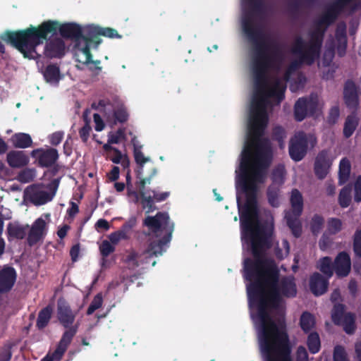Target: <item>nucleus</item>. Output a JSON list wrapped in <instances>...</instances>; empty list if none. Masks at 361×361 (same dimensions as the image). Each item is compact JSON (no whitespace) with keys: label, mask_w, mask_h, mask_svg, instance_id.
<instances>
[{"label":"nucleus","mask_w":361,"mask_h":361,"mask_svg":"<svg viewBox=\"0 0 361 361\" xmlns=\"http://www.w3.org/2000/svg\"><path fill=\"white\" fill-rule=\"evenodd\" d=\"M270 237L271 233L259 228L255 236L246 239L250 240L253 255V259L246 258L243 263V276L249 281L246 286L248 305L257 310L259 343L266 361H293L286 323L279 320L276 324L269 310L278 309L282 297L295 298L297 286L294 276L279 279L276 264L264 258L271 246Z\"/></svg>","instance_id":"nucleus-1"},{"label":"nucleus","mask_w":361,"mask_h":361,"mask_svg":"<svg viewBox=\"0 0 361 361\" xmlns=\"http://www.w3.org/2000/svg\"><path fill=\"white\" fill-rule=\"evenodd\" d=\"M242 27L252 46V71L255 86L248 121V136L250 141H256L257 161L266 165L269 141L262 137L269 122L267 99L273 98L278 103L281 102L285 98L287 87L279 78L268 87L267 74L269 70L279 67L282 53L278 44L267 39L262 29L254 23L250 16L243 18Z\"/></svg>","instance_id":"nucleus-2"},{"label":"nucleus","mask_w":361,"mask_h":361,"mask_svg":"<svg viewBox=\"0 0 361 361\" xmlns=\"http://www.w3.org/2000/svg\"><path fill=\"white\" fill-rule=\"evenodd\" d=\"M58 31L63 38L73 40L77 49L81 46L83 35L80 25L74 23L60 24L51 20H45L38 26L30 25L23 30H7L0 35V39L16 48L25 58L34 59L40 56L37 47L47 40L49 34L55 35Z\"/></svg>","instance_id":"nucleus-3"},{"label":"nucleus","mask_w":361,"mask_h":361,"mask_svg":"<svg viewBox=\"0 0 361 361\" xmlns=\"http://www.w3.org/2000/svg\"><path fill=\"white\" fill-rule=\"evenodd\" d=\"M252 146L255 147V164L254 167L250 171L252 150L251 147H246L242 152L241 161L240 163V175L238 180V184L241 187L242 190L245 193L246 201L244 207L240 212V220L241 227V234L243 239H247L255 236L257 229L266 228L259 224L253 226V221L257 219L258 208L257 200V183H263L264 179V173L262 169H266L269 165L271 161V146L267 154V164L266 165L260 164L257 159V145L256 141H250Z\"/></svg>","instance_id":"nucleus-4"},{"label":"nucleus","mask_w":361,"mask_h":361,"mask_svg":"<svg viewBox=\"0 0 361 361\" xmlns=\"http://www.w3.org/2000/svg\"><path fill=\"white\" fill-rule=\"evenodd\" d=\"M337 18L325 11L322 16L314 21V27L307 32V51L305 59L312 63L315 58L320 57L325 33L329 27Z\"/></svg>","instance_id":"nucleus-5"},{"label":"nucleus","mask_w":361,"mask_h":361,"mask_svg":"<svg viewBox=\"0 0 361 361\" xmlns=\"http://www.w3.org/2000/svg\"><path fill=\"white\" fill-rule=\"evenodd\" d=\"M61 177L54 178L48 184H32L25 191V198L35 206L44 205L51 202L56 194Z\"/></svg>","instance_id":"nucleus-6"},{"label":"nucleus","mask_w":361,"mask_h":361,"mask_svg":"<svg viewBox=\"0 0 361 361\" xmlns=\"http://www.w3.org/2000/svg\"><path fill=\"white\" fill-rule=\"evenodd\" d=\"M317 144V138L314 134L302 130L295 132L289 140V156L294 161H300L307 155L309 146L314 148Z\"/></svg>","instance_id":"nucleus-7"},{"label":"nucleus","mask_w":361,"mask_h":361,"mask_svg":"<svg viewBox=\"0 0 361 361\" xmlns=\"http://www.w3.org/2000/svg\"><path fill=\"white\" fill-rule=\"evenodd\" d=\"M98 32L97 26H90L87 28L86 35H82V39L84 42L83 46H80L78 49V52L75 54L77 56V61L82 64H87L91 61L92 54L90 51V47L97 49L102 43V40L100 38V34H97Z\"/></svg>","instance_id":"nucleus-8"},{"label":"nucleus","mask_w":361,"mask_h":361,"mask_svg":"<svg viewBox=\"0 0 361 361\" xmlns=\"http://www.w3.org/2000/svg\"><path fill=\"white\" fill-rule=\"evenodd\" d=\"M345 306L336 303L331 310V320L336 326L343 327V331L348 335H352L356 330L355 315L352 312H345Z\"/></svg>","instance_id":"nucleus-9"},{"label":"nucleus","mask_w":361,"mask_h":361,"mask_svg":"<svg viewBox=\"0 0 361 361\" xmlns=\"http://www.w3.org/2000/svg\"><path fill=\"white\" fill-rule=\"evenodd\" d=\"M318 108V99L316 95L299 98L294 105V118L298 122L302 121L306 117L312 116Z\"/></svg>","instance_id":"nucleus-10"},{"label":"nucleus","mask_w":361,"mask_h":361,"mask_svg":"<svg viewBox=\"0 0 361 361\" xmlns=\"http://www.w3.org/2000/svg\"><path fill=\"white\" fill-rule=\"evenodd\" d=\"M143 225L147 226L152 232L157 233L161 230L172 233L174 224L171 222L169 216L166 212H157L154 216H147L143 221Z\"/></svg>","instance_id":"nucleus-11"},{"label":"nucleus","mask_w":361,"mask_h":361,"mask_svg":"<svg viewBox=\"0 0 361 361\" xmlns=\"http://www.w3.org/2000/svg\"><path fill=\"white\" fill-rule=\"evenodd\" d=\"M334 159L330 149H322L315 157L314 172L319 180L324 179L329 173Z\"/></svg>","instance_id":"nucleus-12"},{"label":"nucleus","mask_w":361,"mask_h":361,"mask_svg":"<svg viewBox=\"0 0 361 361\" xmlns=\"http://www.w3.org/2000/svg\"><path fill=\"white\" fill-rule=\"evenodd\" d=\"M30 156L35 159L37 166L41 168L51 167L59 157L58 150L54 147L35 149L30 152Z\"/></svg>","instance_id":"nucleus-13"},{"label":"nucleus","mask_w":361,"mask_h":361,"mask_svg":"<svg viewBox=\"0 0 361 361\" xmlns=\"http://www.w3.org/2000/svg\"><path fill=\"white\" fill-rule=\"evenodd\" d=\"M306 43L307 41H304L301 37H298L295 39L291 51L293 54L299 56V60L293 61L289 63L287 67L289 72L293 73L300 67L302 63L311 66L319 59V57L315 58L312 63H310L308 60L305 59V54L307 49Z\"/></svg>","instance_id":"nucleus-14"},{"label":"nucleus","mask_w":361,"mask_h":361,"mask_svg":"<svg viewBox=\"0 0 361 361\" xmlns=\"http://www.w3.org/2000/svg\"><path fill=\"white\" fill-rule=\"evenodd\" d=\"M17 279L16 269L11 266H4L0 270V293L10 292L15 285Z\"/></svg>","instance_id":"nucleus-15"},{"label":"nucleus","mask_w":361,"mask_h":361,"mask_svg":"<svg viewBox=\"0 0 361 361\" xmlns=\"http://www.w3.org/2000/svg\"><path fill=\"white\" fill-rule=\"evenodd\" d=\"M130 142L133 147V157L137 164V169L135 170L136 177L140 178L143 176L144 165L150 161V158L144 155L142 152L143 146L135 135L132 137Z\"/></svg>","instance_id":"nucleus-16"},{"label":"nucleus","mask_w":361,"mask_h":361,"mask_svg":"<svg viewBox=\"0 0 361 361\" xmlns=\"http://www.w3.org/2000/svg\"><path fill=\"white\" fill-rule=\"evenodd\" d=\"M343 93L346 106L350 109H357L359 104L358 91L353 80L348 79L345 82Z\"/></svg>","instance_id":"nucleus-17"},{"label":"nucleus","mask_w":361,"mask_h":361,"mask_svg":"<svg viewBox=\"0 0 361 361\" xmlns=\"http://www.w3.org/2000/svg\"><path fill=\"white\" fill-rule=\"evenodd\" d=\"M334 271L339 278L347 276L351 269L350 255L345 251L339 252L334 261Z\"/></svg>","instance_id":"nucleus-18"},{"label":"nucleus","mask_w":361,"mask_h":361,"mask_svg":"<svg viewBox=\"0 0 361 361\" xmlns=\"http://www.w3.org/2000/svg\"><path fill=\"white\" fill-rule=\"evenodd\" d=\"M57 318L59 323L64 327H71L75 319V313L65 301H59L57 304Z\"/></svg>","instance_id":"nucleus-19"},{"label":"nucleus","mask_w":361,"mask_h":361,"mask_svg":"<svg viewBox=\"0 0 361 361\" xmlns=\"http://www.w3.org/2000/svg\"><path fill=\"white\" fill-rule=\"evenodd\" d=\"M329 279L318 272L313 273L310 276L309 281L310 289L312 294L315 296H320L324 294L328 290Z\"/></svg>","instance_id":"nucleus-20"},{"label":"nucleus","mask_w":361,"mask_h":361,"mask_svg":"<svg viewBox=\"0 0 361 361\" xmlns=\"http://www.w3.org/2000/svg\"><path fill=\"white\" fill-rule=\"evenodd\" d=\"M66 45L61 38H54L47 42L44 46V54L49 59L61 58L65 54Z\"/></svg>","instance_id":"nucleus-21"},{"label":"nucleus","mask_w":361,"mask_h":361,"mask_svg":"<svg viewBox=\"0 0 361 361\" xmlns=\"http://www.w3.org/2000/svg\"><path fill=\"white\" fill-rule=\"evenodd\" d=\"M171 237L172 233H167L161 239L151 242L147 249L143 252L145 259L154 256L161 255L164 251V247L171 241Z\"/></svg>","instance_id":"nucleus-22"},{"label":"nucleus","mask_w":361,"mask_h":361,"mask_svg":"<svg viewBox=\"0 0 361 361\" xmlns=\"http://www.w3.org/2000/svg\"><path fill=\"white\" fill-rule=\"evenodd\" d=\"M6 161L13 169H20L29 164L30 158L25 151L11 150L6 154Z\"/></svg>","instance_id":"nucleus-23"},{"label":"nucleus","mask_w":361,"mask_h":361,"mask_svg":"<svg viewBox=\"0 0 361 361\" xmlns=\"http://www.w3.org/2000/svg\"><path fill=\"white\" fill-rule=\"evenodd\" d=\"M46 222L38 218L33 223L27 236V243L32 246L38 243L45 235Z\"/></svg>","instance_id":"nucleus-24"},{"label":"nucleus","mask_w":361,"mask_h":361,"mask_svg":"<svg viewBox=\"0 0 361 361\" xmlns=\"http://www.w3.org/2000/svg\"><path fill=\"white\" fill-rule=\"evenodd\" d=\"M346 24L344 22L338 23L336 28L335 37L337 43L336 49L338 55L341 57L343 56L346 51Z\"/></svg>","instance_id":"nucleus-25"},{"label":"nucleus","mask_w":361,"mask_h":361,"mask_svg":"<svg viewBox=\"0 0 361 361\" xmlns=\"http://www.w3.org/2000/svg\"><path fill=\"white\" fill-rule=\"evenodd\" d=\"M10 141L15 148L25 149L32 146L33 142L30 135L25 133H14Z\"/></svg>","instance_id":"nucleus-26"},{"label":"nucleus","mask_w":361,"mask_h":361,"mask_svg":"<svg viewBox=\"0 0 361 361\" xmlns=\"http://www.w3.org/2000/svg\"><path fill=\"white\" fill-rule=\"evenodd\" d=\"M28 226H23L18 222H10L7 226V235L8 239L10 240L11 238H15L18 240L23 239L27 234Z\"/></svg>","instance_id":"nucleus-27"},{"label":"nucleus","mask_w":361,"mask_h":361,"mask_svg":"<svg viewBox=\"0 0 361 361\" xmlns=\"http://www.w3.org/2000/svg\"><path fill=\"white\" fill-rule=\"evenodd\" d=\"M300 216L291 212H287L285 216L288 226L296 238L300 237L302 234V224L299 219Z\"/></svg>","instance_id":"nucleus-28"},{"label":"nucleus","mask_w":361,"mask_h":361,"mask_svg":"<svg viewBox=\"0 0 361 361\" xmlns=\"http://www.w3.org/2000/svg\"><path fill=\"white\" fill-rule=\"evenodd\" d=\"M291 210L288 212L296 213L301 215L303 211V197L298 189H293L290 198Z\"/></svg>","instance_id":"nucleus-29"},{"label":"nucleus","mask_w":361,"mask_h":361,"mask_svg":"<svg viewBox=\"0 0 361 361\" xmlns=\"http://www.w3.org/2000/svg\"><path fill=\"white\" fill-rule=\"evenodd\" d=\"M359 125V119L355 114L348 115L343 125V134L345 138L350 137Z\"/></svg>","instance_id":"nucleus-30"},{"label":"nucleus","mask_w":361,"mask_h":361,"mask_svg":"<svg viewBox=\"0 0 361 361\" xmlns=\"http://www.w3.org/2000/svg\"><path fill=\"white\" fill-rule=\"evenodd\" d=\"M47 82L50 83H58L61 80L60 68L57 64L48 65L43 73Z\"/></svg>","instance_id":"nucleus-31"},{"label":"nucleus","mask_w":361,"mask_h":361,"mask_svg":"<svg viewBox=\"0 0 361 361\" xmlns=\"http://www.w3.org/2000/svg\"><path fill=\"white\" fill-rule=\"evenodd\" d=\"M351 166L350 161L346 158H343L340 161L338 170V184L342 185L349 179Z\"/></svg>","instance_id":"nucleus-32"},{"label":"nucleus","mask_w":361,"mask_h":361,"mask_svg":"<svg viewBox=\"0 0 361 361\" xmlns=\"http://www.w3.org/2000/svg\"><path fill=\"white\" fill-rule=\"evenodd\" d=\"M317 268L328 279L334 274V262L330 257H322L318 262Z\"/></svg>","instance_id":"nucleus-33"},{"label":"nucleus","mask_w":361,"mask_h":361,"mask_svg":"<svg viewBox=\"0 0 361 361\" xmlns=\"http://www.w3.org/2000/svg\"><path fill=\"white\" fill-rule=\"evenodd\" d=\"M51 314L52 309L50 306H47L39 311L36 323V326L39 329H43L48 325Z\"/></svg>","instance_id":"nucleus-34"},{"label":"nucleus","mask_w":361,"mask_h":361,"mask_svg":"<svg viewBox=\"0 0 361 361\" xmlns=\"http://www.w3.org/2000/svg\"><path fill=\"white\" fill-rule=\"evenodd\" d=\"M66 330L63 332L59 345L67 350L68 345L71 344L73 337L78 332V324H75L71 327L66 328Z\"/></svg>","instance_id":"nucleus-35"},{"label":"nucleus","mask_w":361,"mask_h":361,"mask_svg":"<svg viewBox=\"0 0 361 361\" xmlns=\"http://www.w3.org/2000/svg\"><path fill=\"white\" fill-rule=\"evenodd\" d=\"M280 186L276 184H271L267 190V196L269 204L273 207H278L280 204L279 197Z\"/></svg>","instance_id":"nucleus-36"},{"label":"nucleus","mask_w":361,"mask_h":361,"mask_svg":"<svg viewBox=\"0 0 361 361\" xmlns=\"http://www.w3.org/2000/svg\"><path fill=\"white\" fill-rule=\"evenodd\" d=\"M307 345L310 352L312 354H316L320 350L321 341L317 332H312L308 335Z\"/></svg>","instance_id":"nucleus-37"},{"label":"nucleus","mask_w":361,"mask_h":361,"mask_svg":"<svg viewBox=\"0 0 361 361\" xmlns=\"http://www.w3.org/2000/svg\"><path fill=\"white\" fill-rule=\"evenodd\" d=\"M286 170L283 165H278L275 167L271 174V184L281 186L284 183Z\"/></svg>","instance_id":"nucleus-38"},{"label":"nucleus","mask_w":361,"mask_h":361,"mask_svg":"<svg viewBox=\"0 0 361 361\" xmlns=\"http://www.w3.org/2000/svg\"><path fill=\"white\" fill-rule=\"evenodd\" d=\"M143 259H145V255H143V253L140 254L135 250H132L127 255L126 261L130 268L135 269L139 267L140 262H144ZM145 262L147 263V259H146Z\"/></svg>","instance_id":"nucleus-39"},{"label":"nucleus","mask_w":361,"mask_h":361,"mask_svg":"<svg viewBox=\"0 0 361 361\" xmlns=\"http://www.w3.org/2000/svg\"><path fill=\"white\" fill-rule=\"evenodd\" d=\"M351 202V186L350 185L343 187L338 195V203L342 208L348 207Z\"/></svg>","instance_id":"nucleus-40"},{"label":"nucleus","mask_w":361,"mask_h":361,"mask_svg":"<svg viewBox=\"0 0 361 361\" xmlns=\"http://www.w3.org/2000/svg\"><path fill=\"white\" fill-rule=\"evenodd\" d=\"M300 325L303 331L309 332L314 325V316L308 312H304L300 317Z\"/></svg>","instance_id":"nucleus-41"},{"label":"nucleus","mask_w":361,"mask_h":361,"mask_svg":"<svg viewBox=\"0 0 361 361\" xmlns=\"http://www.w3.org/2000/svg\"><path fill=\"white\" fill-rule=\"evenodd\" d=\"M147 192H140L141 197V204L143 209H147L146 213L149 214L157 209L154 204V200L151 195H147Z\"/></svg>","instance_id":"nucleus-42"},{"label":"nucleus","mask_w":361,"mask_h":361,"mask_svg":"<svg viewBox=\"0 0 361 361\" xmlns=\"http://www.w3.org/2000/svg\"><path fill=\"white\" fill-rule=\"evenodd\" d=\"M324 224V219L319 214H314L310 221V230L313 235H317Z\"/></svg>","instance_id":"nucleus-43"},{"label":"nucleus","mask_w":361,"mask_h":361,"mask_svg":"<svg viewBox=\"0 0 361 361\" xmlns=\"http://www.w3.org/2000/svg\"><path fill=\"white\" fill-rule=\"evenodd\" d=\"M342 221L338 218H329L327 221L326 231L330 235H336L342 229Z\"/></svg>","instance_id":"nucleus-44"},{"label":"nucleus","mask_w":361,"mask_h":361,"mask_svg":"<svg viewBox=\"0 0 361 361\" xmlns=\"http://www.w3.org/2000/svg\"><path fill=\"white\" fill-rule=\"evenodd\" d=\"M286 137V130L281 126H275L272 130V139L277 141L280 147H283Z\"/></svg>","instance_id":"nucleus-45"},{"label":"nucleus","mask_w":361,"mask_h":361,"mask_svg":"<svg viewBox=\"0 0 361 361\" xmlns=\"http://www.w3.org/2000/svg\"><path fill=\"white\" fill-rule=\"evenodd\" d=\"M352 1L353 0H335L332 3L341 11L348 4H350L352 11H355L361 8V2Z\"/></svg>","instance_id":"nucleus-46"},{"label":"nucleus","mask_w":361,"mask_h":361,"mask_svg":"<svg viewBox=\"0 0 361 361\" xmlns=\"http://www.w3.org/2000/svg\"><path fill=\"white\" fill-rule=\"evenodd\" d=\"M352 1L353 0H335L332 3L341 11L348 4H350L352 11H355L361 8V2Z\"/></svg>","instance_id":"nucleus-47"},{"label":"nucleus","mask_w":361,"mask_h":361,"mask_svg":"<svg viewBox=\"0 0 361 361\" xmlns=\"http://www.w3.org/2000/svg\"><path fill=\"white\" fill-rule=\"evenodd\" d=\"M137 219L135 216H131L119 229L126 239H128L132 229L136 226Z\"/></svg>","instance_id":"nucleus-48"},{"label":"nucleus","mask_w":361,"mask_h":361,"mask_svg":"<svg viewBox=\"0 0 361 361\" xmlns=\"http://www.w3.org/2000/svg\"><path fill=\"white\" fill-rule=\"evenodd\" d=\"M353 250L355 257L361 258V230H357L354 234Z\"/></svg>","instance_id":"nucleus-49"},{"label":"nucleus","mask_w":361,"mask_h":361,"mask_svg":"<svg viewBox=\"0 0 361 361\" xmlns=\"http://www.w3.org/2000/svg\"><path fill=\"white\" fill-rule=\"evenodd\" d=\"M103 298L100 293L97 294L87 310V314L90 315L94 312L95 310L100 308L102 305Z\"/></svg>","instance_id":"nucleus-50"},{"label":"nucleus","mask_w":361,"mask_h":361,"mask_svg":"<svg viewBox=\"0 0 361 361\" xmlns=\"http://www.w3.org/2000/svg\"><path fill=\"white\" fill-rule=\"evenodd\" d=\"M98 32L97 34H100L102 36L109 38H121V35L118 34V31L111 27H102L97 26Z\"/></svg>","instance_id":"nucleus-51"},{"label":"nucleus","mask_w":361,"mask_h":361,"mask_svg":"<svg viewBox=\"0 0 361 361\" xmlns=\"http://www.w3.org/2000/svg\"><path fill=\"white\" fill-rule=\"evenodd\" d=\"M156 173H157V170H156V169H154L152 171V173H151L150 176L145 177V178H142V176L139 178L140 180L137 181L136 185L138 188V190L140 191V192H147V191L145 190V186L147 184H150L152 177L156 174Z\"/></svg>","instance_id":"nucleus-52"},{"label":"nucleus","mask_w":361,"mask_h":361,"mask_svg":"<svg viewBox=\"0 0 361 361\" xmlns=\"http://www.w3.org/2000/svg\"><path fill=\"white\" fill-rule=\"evenodd\" d=\"M334 361H349L345 348L342 345H336L334 350Z\"/></svg>","instance_id":"nucleus-53"},{"label":"nucleus","mask_w":361,"mask_h":361,"mask_svg":"<svg viewBox=\"0 0 361 361\" xmlns=\"http://www.w3.org/2000/svg\"><path fill=\"white\" fill-rule=\"evenodd\" d=\"M108 240H104L100 245L99 251L103 257H107L111 253L114 252L115 247Z\"/></svg>","instance_id":"nucleus-54"},{"label":"nucleus","mask_w":361,"mask_h":361,"mask_svg":"<svg viewBox=\"0 0 361 361\" xmlns=\"http://www.w3.org/2000/svg\"><path fill=\"white\" fill-rule=\"evenodd\" d=\"M340 116V110L338 106H332L327 116V122L330 125H334L337 123Z\"/></svg>","instance_id":"nucleus-55"},{"label":"nucleus","mask_w":361,"mask_h":361,"mask_svg":"<svg viewBox=\"0 0 361 361\" xmlns=\"http://www.w3.org/2000/svg\"><path fill=\"white\" fill-rule=\"evenodd\" d=\"M18 179L21 183H29L34 179V173L32 169H25L18 173Z\"/></svg>","instance_id":"nucleus-56"},{"label":"nucleus","mask_w":361,"mask_h":361,"mask_svg":"<svg viewBox=\"0 0 361 361\" xmlns=\"http://www.w3.org/2000/svg\"><path fill=\"white\" fill-rule=\"evenodd\" d=\"M303 6L302 0H290L288 3V11L292 15L298 14Z\"/></svg>","instance_id":"nucleus-57"},{"label":"nucleus","mask_w":361,"mask_h":361,"mask_svg":"<svg viewBox=\"0 0 361 361\" xmlns=\"http://www.w3.org/2000/svg\"><path fill=\"white\" fill-rule=\"evenodd\" d=\"M354 201L355 202H361V175L358 176L353 184Z\"/></svg>","instance_id":"nucleus-58"},{"label":"nucleus","mask_w":361,"mask_h":361,"mask_svg":"<svg viewBox=\"0 0 361 361\" xmlns=\"http://www.w3.org/2000/svg\"><path fill=\"white\" fill-rule=\"evenodd\" d=\"M114 116L118 122L123 123L128 121V114L125 109L119 108L114 111Z\"/></svg>","instance_id":"nucleus-59"},{"label":"nucleus","mask_w":361,"mask_h":361,"mask_svg":"<svg viewBox=\"0 0 361 361\" xmlns=\"http://www.w3.org/2000/svg\"><path fill=\"white\" fill-rule=\"evenodd\" d=\"M92 128L88 121L79 130V135L83 142H87L89 139Z\"/></svg>","instance_id":"nucleus-60"},{"label":"nucleus","mask_w":361,"mask_h":361,"mask_svg":"<svg viewBox=\"0 0 361 361\" xmlns=\"http://www.w3.org/2000/svg\"><path fill=\"white\" fill-rule=\"evenodd\" d=\"M12 357L11 346L9 345H4L0 349V360L10 361Z\"/></svg>","instance_id":"nucleus-61"},{"label":"nucleus","mask_w":361,"mask_h":361,"mask_svg":"<svg viewBox=\"0 0 361 361\" xmlns=\"http://www.w3.org/2000/svg\"><path fill=\"white\" fill-rule=\"evenodd\" d=\"M63 137V133L56 131L49 136V142L52 146H57L61 143Z\"/></svg>","instance_id":"nucleus-62"},{"label":"nucleus","mask_w":361,"mask_h":361,"mask_svg":"<svg viewBox=\"0 0 361 361\" xmlns=\"http://www.w3.org/2000/svg\"><path fill=\"white\" fill-rule=\"evenodd\" d=\"M296 361H309L307 352L302 345H300L297 349Z\"/></svg>","instance_id":"nucleus-63"},{"label":"nucleus","mask_w":361,"mask_h":361,"mask_svg":"<svg viewBox=\"0 0 361 361\" xmlns=\"http://www.w3.org/2000/svg\"><path fill=\"white\" fill-rule=\"evenodd\" d=\"M109 239L112 244H117L121 240H127L120 231H115L109 235Z\"/></svg>","instance_id":"nucleus-64"}]
</instances>
